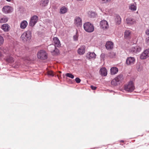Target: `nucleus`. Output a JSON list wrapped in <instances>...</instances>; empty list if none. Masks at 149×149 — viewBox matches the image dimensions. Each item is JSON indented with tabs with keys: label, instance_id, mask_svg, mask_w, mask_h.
Wrapping results in <instances>:
<instances>
[{
	"label": "nucleus",
	"instance_id": "obj_35",
	"mask_svg": "<svg viewBox=\"0 0 149 149\" xmlns=\"http://www.w3.org/2000/svg\"><path fill=\"white\" fill-rule=\"evenodd\" d=\"M75 81L77 83H80L81 81L80 79L78 77H77L75 79Z\"/></svg>",
	"mask_w": 149,
	"mask_h": 149
},
{
	"label": "nucleus",
	"instance_id": "obj_2",
	"mask_svg": "<svg viewBox=\"0 0 149 149\" xmlns=\"http://www.w3.org/2000/svg\"><path fill=\"white\" fill-rule=\"evenodd\" d=\"M31 37V33L29 31L24 32L21 35V39L24 42L29 40Z\"/></svg>",
	"mask_w": 149,
	"mask_h": 149
},
{
	"label": "nucleus",
	"instance_id": "obj_1",
	"mask_svg": "<svg viewBox=\"0 0 149 149\" xmlns=\"http://www.w3.org/2000/svg\"><path fill=\"white\" fill-rule=\"evenodd\" d=\"M53 42L54 45H51L53 49L51 51V52L53 55H56L58 54V49L56 48V47H58L61 46L60 42L58 38L56 37H54L53 38Z\"/></svg>",
	"mask_w": 149,
	"mask_h": 149
},
{
	"label": "nucleus",
	"instance_id": "obj_37",
	"mask_svg": "<svg viewBox=\"0 0 149 149\" xmlns=\"http://www.w3.org/2000/svg\"><path fill=\"white\" fill-rule=\"evenodd\" d=\"M78 37L77 35H74L73 36V39L74 40H77Z\"/></svg>",
	"mask_w": 149,
	"mask_h": 149
},
{
	"label": "nucleus",
	"instance_id": "obj_19",
	"mask_svg": "<svg viewBox=\"0 0 149 149\" xmlns=\"http://www.w3.org/2000/svg\"><path fill=\"white\" fill-rule=\"evenodd\" d=\"M121 22V19L119 15H116L115 18V22L116 24L119 25L120 24Z\"/></svg>",
	"mask_w": 149,
	"mask_h": 149
},
{
	"label": "nucleus",
	"instance_id": "obj_24",
	"mask_svg": "<svg viewBox=\"0 0 149 149\" xmlns=\"http://www.w3.org/2000/svg\"><path fill=\"white\" fill-rule=\"evenodd\" d=\"M126 22L127 24H132L134 23L135 20L132 18H128L126 19Z\"/></svg>",
	"mask_w": 149,
	"mask_h": 149
},
{
	"label": "nucleus",
	"instance_id": "obj_31",
	"mask_svg": "<svg viewBox=\"0 0 149 149\" xmlns=\"http://www.w3.org/2000/svg\"><path fill=\"white\" fill-rule=\"evenodd\" d=\"M65 76L67 77H68L71 79H73L74 78V75L71 73H67L65 74Z\"/></svg>",
	"mask_w": 149,
	"mask_h": 149
},
{
	"label": "nucleus",
	"instance_id": "obj_36",
	"mask_svg": "<svg viewBox=\"0 0 149 149\" xmlns=\"http://www.w3.org/2000/svg\"><path fill=\"white\" fill-rule=\"evenodd\" d=\"M146 43L148 45H149V37H148L146 39Z\"/></svg>",
	"mask_w": 149,
	"mask_h": 149
},
{
	"label": "nucleus",
	"instance_id": "obj_32",
	"mask_svg": "<svg viewBox=\"0 0 149 149\" xmlns=\"http://www.w3.org/2000/svg\"><path fill=\"white\" fill-rule=\"evenodd\" d=\"M4 39L3 38L0 36V46H1L3 44L4 42Z\"/></svg>",
	"mask_w": 149,
	"mask_h": 149
},
{
	"label": "nucleus",
	"instance_id": "obj_6",
	"mask_svg": "<svg viewBox=\"0 0 149 149\" xmlns=\"http://www.w3.org/2000/svg\"><path fill=\"white\" fill-rule=\"evenodd\" d=\"M124 90L128 92H132L134 89L135 87L132 81H130L127 84L125 85L124 87Z\"/></svg>",
	"mask_w": 149,
	"mask_h": 149
},
{
	"label": "nucleus",
	"instance_id": "obj_15",
	"mask_svg": "<svg viewBox=\"0 0 149 149\" xmlns=\"http://www.w3.org/2000/svg\"><path fill=\"white\" fill-rule=\"evenodd\" d=\"M113 43L111 41L107 42L105 45L106 47L108 50H110L112 49L113 47Z\"/></svg>",
	"mask_w": 149,
	"mask_h": 149
},
{
	"label": "nucleus",
	"instance_id": "obj_25",
	"mask_svg": "<svg viewBox=\"0 0 149 149\" xmlns=\"http://www.w3.org/2000/svg\"><path fill=\"white\" fill-rule=\"evenodd\" d=\"M111 74L114 75L116 74L118 71V69L116 67H112L110 70Z\"/></svg>",
	"mask_w": 149,
	"mask_h": 149
},
{
	"label": "nucleus",
	"instance_id": "obj_44",
	"mask_svg": "<svg viewBox=\"0 0 149 149\" xmlns=\"http://www.w3.org/2000/svg\"><path fill=\"white\" fill-rule=\"evenodd\" d=\"M59 73H61V72H60V71H59Z\"/></svg>",
	"mask_w": 149,
	"mask_h": 149
},
{
	"label": "nucleus",
	"instance_id": "obj_11",
	"mask_svg": "<svg viewBox=\"0 0 149 149\" xmlns=\"http://www.w3.org/2000/svg\"><path fill=\"white\" fill-rule=\"evenodd\" d=\"M2 10L3 13L7 14L11 13L13 11V9L10 6H5L3 7Z\"/></svg>",
	"mask_w": 149,
	"mask_h": 149
},
{
	"label": "nucleus",
	"instance_id": "obj_4",
	"mask_svg": "<svg viewBox=\"0 0 149 149\" xmlns=\"http://www.w3.org/2000/svg\"><path fill=\"white\" fill-rule=\"evenodd\" d=\"M123 79L122 75H120L113 79L111 82V84L113 86H118L121 82Z\"/></svg>",
	"mask_w": 149,
	"mask_h": 149
},
{
	"label": "nucleus",
	"instance_id": "obj_41",
	"mask_svg": "<svg viewBox=\"0 0 149 149\" xmlns=\"http://www.w3.org/2000/svg\"><path fill=\"white\" fill-rule=\"evenodd\" d=\"M6 0L8 2H10L12 0Z\"/></svg>",
	"mask_w": 149,
	"mask_h": 149
},
{
	"label": "nucleus",
	"instance_id": "obj_3",
	"mask_svg": "<svg viewBox=\"0 0 149 149\" xmlns=\"http://www.w3.org/2000/svg\"><path fill=\"white\" fill-rule=\"evenodd\" d=\"M83 26L85 30L88 32H92L94 30L93 25L89 22H86L84 24Z\"/></svg>",
	"mask_w": 149,
	"mask_h": 149
},
{
	"label": "nucleus",
	"instance_id": "obj_17",
	"mask_svg": "<svg viewBox=\"0 0 149 149\" xmlns=\"http://www.w3.org/2000/svg\"><path fill=\"white\" fill-rule=\"evenodd\" d=\"M28 25V23L26 20L21 22L20 24V27L21 29H24L26 28Z\"/></svg>",
	"mask_w": 149,
	"mask_h": 149
},
{
	"label": "nucleus",
	"instance_id": "obj_20",
	"mask_svg": "<svg viewBox=\"0 0 149 149\" xmlns=\"http://www.w3.org/2000/svg\"><path fill=\"white\" fill-rule=\"evenodd\" d=\"M49 3L48 0H41L40 2V5L42 7L47 6Z\"/></svg>",
	"mask_w": 149,
	"mask_h": 149
},
{
	"label": "nucleus",
	"instance_id": "obj_8",
	"mask_svg": "<svg viewBox=\"0 0 149 149\" xmlns=\"http://www.w3.org/2000/svg\"><path fill=\"white\" fill-rule=\"evenodd\" d=\"M38 20V17L37 15H34L31 17L29 22V25L31 26H34Z\"/></svg>",
	"mask_w": 149,
	"mask_h": 149
},
{
	"label": "nucleus",
	"instance_id": "obj_18",
	"mask_svg": "<svg viewBox=\"0 0 149 149\" xmlns=\"http://www.w3.org/2000/svg\"><path fill=\"white\" fill-rule=\"evenodd\" d=\"M10 26L7 24H4L1 26L2 29L5 31H8L9 30Z\"/></svg>",
	"mask_w": 149,
	"mask_h": 149
},
{
	"label": "nucleus",
	"instance_id": "obj_14",
	"mask_svg": "<svg viewBox=\"0 0 149 149\" xmlns=\"http://www.w3.org/2000/svg\"><path fill=\"white\" fill-rule=\"evenodd\" d=\"M135 62L134 58L133 57H130L127 58L126 60V64L128 65H132Z\"/></svg>",
	"mask_w": 149,
	"mask_h": 149
},
{
	"label": "nucleus",
	"instance_id": "obj_21",
	"mask_svg": "<svg viewBox=\"0 0 149 149\" xmlns=\"http://www.w3.org/2000/svg\"><path fill=\"white\" fill-rule=\"evenodd\" d=\"M68 8L63 6L61 7L60 9L59 13L60 14H63L66 13L68 11Z\"/></svg>",
	"mask_w": 149,
	"mask_h": 149
},
{
	"label": "nucleus",
	"instance_id": "obj_30",
	"mask_svg": "<svg viewBox=\"0 0 149 149\" xmlns=\"http://www.w3.org/2000/svg\"><path fill=\"white\" fill-rule=\"evenodd\" d=\"M5 54H8V51H7L6 49H4L3 50V52H1L0 51V57H3L4 56L3 53Z\"/></svg>",
	"mask_w": 149,
	"mask_h": 149
},
{
	"label": "nucleus",
	"instance_id": "obj_22",
	"mask_svg": "<svg viewBox=\"0 0 149 149\" xmlns=\"http://www.w3.org/2000/svg\"><path fill=\"white\" fill-rule=\"evenodd\" d=\"M131 31L129 30H126L124 32V37L126 39H128L130 37Z\"/></svg>",
	"mask_w": 149,
	"mask_h": 149
},
{
	"label": "nucleus",
	"instance_id": "obj_43",
	"mask_svg": "<svg viewBox=\"0 0 149 149\" xmlns=\"http://www.w3.org/2000/svg\"><path fill=\"white\" fill-rule=\"evenodd\" d=\"M14 49L16 51V49L15 48Z\"/></svg>",
	"mask_w": 149,
	"mask_h": 149
},
{
	"label": "nucleus",
	"instance_id": "obj_40",
	"mask_svg": "<svg viewBox=\"0 0 149 149\" xmlns=\"http://www.w3.org/2000/svg\"><path fill=\"white\" fill-rule=\"evenodd\" d=\"M111 54H114V53H110V54L109 55V56L110 57H113V56H111Z\"/></svg>",
	"mask_w": 149,
	"mask_h": 149
},
{
	"label": "nucleus",
	"instance_id": "obj_13",
	"mask_svg": "<svg viewBox=\"0 0 149 149\" xmlns=\"http://www.w3.org/2000/svg\"><path fill=\"white\" fill-rule=\"evenodd\" d=\"M86 47L84 45H83L80 47L77 50L78 54L81 55L84 54L85 52Z\"/></svg>",
	"mask_w": 149,
	"mask_h": 149
},
{
	"label": "nucleus",
	"instance_id": "obj_10",
	"mask_svg": "<svg viewBox=\"0 0 149 149\" xmlns=\"http://www.w3.org/2000/svg\"><path fill=\"white\" fill-rule=\"evenodd\" d=\"M148 57H149V49L145 50L140 55V58L141 59H144Z\"/></svg>",
	"mask_w": 149,
	"mask_h": 149
},
{
	"label": "nucleus",
	"instance_id": "obj_38",
	"mask_svg": "<svg viewBox=\"0 0 149 149\" xmlns=\"http://www.w3.org/2000/svg\"><path fill=\"white\" fill-rule=\"evenodd\" d=\"M91 88L93 90H95L96 88V87L93 86H91Z\"/></svg>",
	"mask_w": 149,
	"mask_h": 149
},
{
	"label": "nucleus",
	"instance_id": "obj_29",
	"mask_svg": "<svg viewBox=\"0 0 149 149\" xmlns=\"http://www.w3.org/2000/svg\"><path fill=\"white\" fill-rule=\"evenodd\" d=\"M89 16L91 18H94L96 16L95 13L92 11H89L88 13Z\"/></svg>",
	"mask_w": 149,
	"mask_h": 149
},
{
	"label": "nucleus",
	"instance_id": "obj_16",
	"mask_svg": "<svg viewBox=\"0 0 149 149\" xmlns=\"http://www.w3.org/2000/svg\"><path fill=\"white\" fill-rule=\"evenodd\" d=\"M100 72L102 76H105L107 74V71L106 68H101L100 71Z\"/></svg>",
	"mask_w": 149,
	"mask_h": 149
},
{
	"label": "nucleus",
	"instance_id": "obj_23",
	"mask_svg": "<svg viewBox=\"0 0 149 149\" xmlns=\"http://www.w3.org/2000/svg\"><path fill=\"white\" fill-rule=\"evenodd\" d=\"M136 8V3L131 4L129 6V9L132 11H135Z\"/></svg>",
	"mask_w": 149,
	"mask_h": 149
},
{
	"label": "nucleus",
	"instance_id": "obj_5",
	"mask_svg": "<svg viewBox=\"0 0 149 149\" xmlns=\"http://www.w3.org/2000/svg\"><path fill=\"white\" fill-rule=\"evenodd\" d=\"M37 56L39 59H45L47 58V54L45 51L40 50L38 52Z\"/></svg>",
	"mask_w": 149,
	"mask_h": 149
},
{
	"label": "nucleus",
	"instance_id": "obj_12",
	"mask_svg": "<svg viewBox=\"0 0 149 149\" xmlns=\"http://www.w3.org/2000/svg\"><path fill=\"white\" fill-rule=\"evenodd\" d=\"M74 23L77 27H80L82 25L81 19L79 17H76L74 20Z\"/></svg>",
	"mask_w": 149,
	"mask_h": 149
},
{
	"label": "nucleus",
	"instance_id": "obj_28",
	"mask_svg": "<svg viewBox=\"0 0 149 149\" xmlns=\"http://www.w3.org/2000/svg\"><path fill=\"white\" fill-rule=\"evenodd\" d=\"M89 59L95 58L96 56V54L94 52H89Z\"/></svg>",
	"mask_w": 149,
	"mask_h": 149
},
{
	"label": "nucleus",
	"instance_id": "obj_39",
	"mask_svg": "<svg viewBox=\"0 0 149 149\" xmlns=\"http://www.w3.org/2000/svg\"><path fill=\"white\" fill-rule=\"evenodd\" d=\"M146 34L147 35L149 36V29H148L146 30Z\"/></svg>",
	"mask_w": 149,
	"mask_h": 149
},
{
	"label": "nucleus",
	"instance_id": "obj_7",
	"mask_svg": "<svg viewBox=\"0 0 149 149\" xmlns=\"http://www.w3.org/2000/svg\"><path fill=\"white\" fill-rule=\"evenodd\" d=\"M100 26L101 29L105 30L108 29L109 26L107 22L105 20H103L100 22Z\"/></svg>",
	"mask_w": 149,
	"mask_h": 149
},
{
	"label": "nucleus",
	"instance_id": "obj_9",
	"mask_svg": "<svg viewBox=\"0 0 149 149\" xmlns=\"http://www.w3.org/2000/svg\"><path fill=\"white\" fill-rule=\"evenodd\" d=\"M141 50V48L139 46H136L131 48L130 49V52L134 54H137L140 52Z\"/></svg>",
	"mask_w": 149,
	"mask_h": 149
},
{
	"label": "nucleus",
	"instance_id": "obj_42",
	"mask_svg": "<svg viewBox=\"0 0 149 149\" xmlns=\"http://www.w3.org/2000/svg\"><path fill=\"white\" fill-rule=\"evenodd\" d=\"M141 70H140V69H138V71H141Z\"/></svg>",
	"mask_w": 149,
	"mask_h": 149
},
{
	"label": "nucleus",
	"instance_id": "obj_26",
	"mask_svg": "<svg viewBox=\"0 0 149 149\" xmlns=\"http://www.w3.org/2000/svg\"><path fill=\"white\" fill-rule=\"evenodd\" d=\"M6 61L10 63H13L14 61V58L11 56H9L6 58Z\"/></svg>",
	"mask_w": 149,
	"mask_h": 149
},
{
	"label": "nucleus",
	"instance_id": "obj_34",
	"mask_svg": "<svg viewBox=\"0 0 149 149\" xmlns=\"http://www.w3.org/2000/svg\"><path fill=\"white\" fill-rule=\"evenodd\" d=\"M111 0H101V2L103 3H107L109 2Z\"/></svg>",
	"mask_w": 149,
	"mask_h": 149
},
{
	"label": "nucleus",
	"instance_id": "obj_27",
	"mask_svg": "<svg viewBox=\"0 0 149 149\" xmlns=\"http://www.w3.org/2000/svg\"><path fill=\"white\" fill-rule=\"evenodd\" d=\"M8 20V18L5 17H3L1 18H0V23H5Z\"/></svg>",
	"mask_w": 149,
	"mask_h": 149
},
{
	"label": "nucleus",
	"instance_id": "obj_33",
	"mask_svg": "<svg viewBox=\"0 0 149 149\" xmlns=\"http://www.w3.org/2000/svg\"><path fill=\"white\" fill-rule=\"evenodd\" d=\"M47 74L48 76H54L53 72L52 71H49L47 72Z\"/></svg>",
	"mask_w": 149,
	"mask_h": 149
}]
</instances>
